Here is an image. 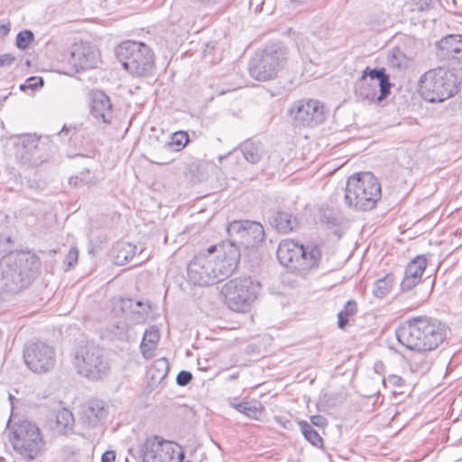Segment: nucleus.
Returning <instances> with one entry per match:
<instances>
[{"label": "nucleus", "instance_id": "f257e3e1", "mask_svg": "<svg viewBox=\"0 0 462 462\" xmlns=\"http://www.w3.org/2000/svg\"><path fill=\"white\" fill-rule=\"evenodd\" d=\"M237 253L232 245L224 249L211 245L207 252L195 255L188 264V280L194 285L210 286L229 277L236 269Z\"/></svg>", "mask_w": 462, "mask_h": 462}, {"label": "nucleus", "instance_id": "f03ea898", "mask_svg": "<svg viewBox=\"0 0 462 462\" xmlns=\"http://www.w3.org/2000/svg\"><path fill=\"white\" fill-rule=\"evenodd\" d=\"M398 341L410 350L420 353L437 349L447 337V327L438 319L412 317L396 330Z\"/></svg>", "mask_w": 462, "mask_h": 462}, {"label": "nucleus", "instance_id": "7ed1b4c3", "mask_svg": "<svg viewBox=\"0 0 462 462\" xmlns=\"http://www.w3.org/2000/svg\"><path fill=\"white\" fill-rule=\"evenodd\" d=\"M41 261L29 251H16L0 259V283L10 293L28 287L39 274Z\"/></svg>", "mask_w": 462, "mask_h": 462}, {"label": "nucleus", "instance_id": "20e7f679", "mask_svg": "<svg viewBox=\"0 0 462 462\" xmlns=\"http://www.w3.org/2000/svg\"><path fill=\"white\" fill-rule=\"evenodd\" d=\"M382 197L381 184L371 172L350 176L345 189V202L357 210L373 209Z\"/></svg>", "mask_w": 462, "mask_h": 462}, {"label": "nucleus", "instance_id": "39448f33", "mask_svg": "<svg viewBox=\"0 0 462 462\" xmlns=\"http://www.w3.org/2000/svg\"><path fill=\"white\" fill-rule=\"evenodd\" d=\"M116 51L123 68L133 77L152 76L155 68L154 53L145 43L127 41L122 42Z\"/></svg>", "mask_w": 462, "mask_h": 462}, {"label": "nucleus", "instance_id": "423d86ee", "mask_svg": "<svg viewBox=\"0 0 462 462\" xmlns=\"http://www.w3.org/2000/svg\"><path fill=\"white\" fill-rule=\"evenodd\" d=\"M458 82L456 74L448 69L439 67L425 72L419 80L418 91L426 101L435 103L454 96Z\"/></svg>", "mask_w": 462, "mask_h": 462}, {"label": "nucleus", "instance_id": "0eeeda50", "mask_svg": "<svg viewBox=\"0 0 462 462\" xmlns=\"http://www.w3.org/2000/svg\"><path fill=\"white\" fill-rule=\"evenodd\" d=\"M277 258L281 264L299 271L317 268L321 260L319 245H302L293 240H282L277 249Z\"/></svg>", "mask_w": 462, "mask_h": 462}, {"label": "nucleus", "instance_id": "6e6552de", "mask_svg": "<svg viewBox=\"0 0 462 462\" xmlns=\"http://www.w3.org/2000/svg\"><path fill=\"white\" fill-rule=\"evenodd\" d=\"M138 462H182L184 453L174 442L159 436L148 438L143 444L129 448Z\"/></svg>", "mask_w": 462, "mask_h": 462}, {"label": "nucleus", "instance_id": "1a4fd4ad", "mask_svg": "<svg viewBox=\"0 0 462 462\" xmlns=\"http://www.w3.org/2000/svg\"><path fill=\"white\" fill-rule=\"evenodd\" d=\"M228 240L219 244L224 249L226 245H232L238 254L236 261L237 267L241 257V247L245 249L257 247L264 240L265 233L261 223L251 220H234L226 227Z\"/></svg>", "mask_w": 462, "mask_h": 462}, {"label": "nucleus", "instance_id": "9d476101", "mask_svg": "<svg viewBox=\"0 0 462 462\" xmlns=\"http://www.w3.org/2000/svg\"><path fill=\"white\" fill-rule=\"evenodd\" d=\"M72 363L79 374L93 381L102 379L110 371L103 350L93 345L77 347L73 353Z\"/></svg>", "mask_w": 462, "mask_h": 462}, {"label": "nucleus", "instance_id": "9b49d317", "mask_svg": "<svg viewBox=\"0 0 462 462\" xmlns=\"http://www.w3.org/2000/svg\"><path fill=\"white\" fill-rule=\"evenodd\" d=\"M260 288V282L252 277H239L227 282L222 287V293L232 310L243 312L256 300Z\"/></svg>", "mask_w": 462, "mask_h": 462}, {"label": "nucleus", "instance_id": "f8f14e48", "mask_svg": "<svg viewBox=\"0 0 462 462\" xmlns=\"http://www.w3.org/2000/svg\"><path fill=\"white\" fill-rule=\"evenodd\" d=\"M10 441L16 452L29 459L36 457L42 447L40 429L28 420L21 421L14 428Z\"/></svg>", "mask_w": 462, "mask_h": 462}, {"label": "nucleus", "instance_id": "ddd939ff", "mask_svg": "<svg viewBox=\"0 0 462 462\" xmlns=\"http://www.w3.org/2000/svg\"><path fill=\"white\" fill-rule=\"evenodd\" d=\"M23 359L32 372L46 374L56 365V350L52 346L42 341L31 342L24 346Z\"/></svg>", "mask_w": 462, "mask_h": 462}, {"label": "nucleus", "instance_id": "4468645a", "mask_svg": "<svg viewBox=\"0 0 462 462\" xmlns=\"http://www.w3.org/2000/svg\"><path fill=\"white\" fill-rule=\"evenodd\" d=\"M289 114L296 126L313 127L325 120L324 106L317 99H300L289 109Z\"/></svg>", "mask_w": 462, "mask_h": 462}, {"label": "nucleus", "instance_id": "2eb2a0df", "mask_svg": "<svg viewBox=\"0 0 462 462\" xmlns=\"http://www.w3.org/2000/svg\"><path fill=\"white\" fill-rule=\"evenodd\" d=\"M48 144L44 140L35 137H25L18 149L16 157L20 162L30 167H37L50 159Z\"/></svg>", "mask_w": 462, "mask_h": 462}, {"label": "nucleus", "instance_id": "dca6fc26", "mask_svg": "<svg viewBox=\"0 0 462 462\" xmlns=\"http://www.w3.org/2000/svg\"><path fill=\"white\" fill-rule=\"evenodd\" d=\"M68 61L77 70L95 68L97 63L96 50L87 42H75L70 51Z\"/></svg>", "mask_w": 462, "mask_h": 462}, {"label": "nucleus", "instance_id": "f3484780", "mask_svg": "<svg viewBox=\"0 0 462 462\" xmlns=\"http://www.w3.org/2000/svg\"><path fill=\"white\" fill-rule=\"evenodd\" d=\"M442 59L456 62L462 67V35L450 34L442 38L437 44Z\"/></svg>", "mask_w": 462, "mask_h": 462}, {"label": "nucleus", "instance_id": "a211bd4d", "mask_svg": "<svg viewBox=\"0 0 462 462\" xmlns=\"http://www.w3.org/2000/svg\"><path fill=\"white\" fill-rule=\"evenodd\" d=\"M91 115L105 124H110L113 117L112 104L109 97L103 91L97 90L91 93Z\"/></svg>", "mask_w": 462, "mask_h": 462}, {"label": "nucleus", "instance_id": "6ab92c4d", "mask_svg": "<svg viewBox=\"0 0 462 462\" xmlns=\"http://www.w3.org/2000/svg\"><path fill=\"white\" fill-rule=\"evenodd\" d=\"M426 267L427 259L424 256H417L410 262L401 282L402 290L410 291L419 284Z\"/></svg>", "mask_w": 462, "mask_h": 462}, {"label": "nucleus", "instance_id": "aec40b11", "mask_svg": "<svg viewBox=\"0 0 462 462\" xmlns=\"http://www.w3.org/2000/svg\"><path fill=\"white\" fill-rule=\"evenodd\" d=\"M249 74L259 81H267L274 79L277 74L274 69L266 60L262 51L256 52L248 66Z\"/></svg>", "mask_w": 462, "mask_h": 462}, {"label": "nucleus", "instance_id": "412c9836", "mask_svg": "<svg viewBox=\"0 0 462 462\" xmlns=\"http://www.w3.org/2000/svg\"><path fill=\"white\" fill-rule=\"evenodd\" d=\"M262 53L274 69L276 74L285 67L289 59V49L282 43L268 45L262 51Z\"/></svg>", "mask_w": 462, "mask_h": 462}, {"label": "nucleus", "instance_id": "4be33fe9", "mask_svg": "<svg viewBox=\"0 0 462 462\" xmlns=\"http://www.w3.org/2000/svg\"><path fill=\"white\" fill-rule=\"evenodd\" d=\"M107 415L106 404L103 401H90L82 411V420L90 427L98 426Z\"/></svg>", "mask_w": 462, "mask_h": 462}, {"label": "nucleus", "instance_id": "5701e85b", "mask_svg": "<svg viewBox=\"0 0 462 462\" xmlns=\"http://www.w3.org/2000/svg\"><path fill=\"white\" fill-rule=\"evenodd\" d=\"M136 246L126 242L117 243L112 251L114 263L117 265H124L132 261L136 253Z\"/></svg>", "mask_w": 462, "mask_h": 462}, {"label": "nucleus", "instance_id": "b1692460", "mask_svg": "<svg viewBox=\"0 0 462 462\" xmlns=\"http://www.w3.org/2000/svg\"><path fill=\"white\" fill-rule=\"evenodd\" d=\"M377 84L370 82L368 79L360 78L355 86V92L361 99L374 100L377 99Z\"/></svg>", "mask_w": 462, "mask_h": 462}, {"label": "nucleus", "instance_id": "393cba45", "mask_svg": "<svg viewBox=\"0 0 462 462\" xmlns=\"http://www.w3.org/2000/svg\"><path fill=\"white\" fill-rule=\"evenodd\" d=\"M159 333L155 329L146 330L141 343V351L145 359H149L152 356V353L157 346L159 340Z\"/></svg>", "mask_w": 462, "mask_h": 462}, {"label": "nucleus", "instance_id": "a878e982", "mask_svg": "<svg viewBox=\"0 0 462 462\" xmlns=\"http://www.w3.org/2000/svg\"><path fill=\"white\" fill-rule=\"evenodd\" d=\"M240 149L248 162L257 163L262 159V149L260 145L255 143L246 141L240 145Z\"/></svg>", "mask_w": 462, "mask_h": 462}, {"label": "nucleus", "instance_id": "bb28decb", "mask_svg": "<svg viewBox=\"0 0 462 462\" xmlns=\"http://www.w3.org/2000/svg\"><path fill=\"white\" fill-rule=\"evenodd\" d=\"M273 224L279 232L286 234L293 230L296 220L291 214L277 212L273 218Z\"/></svg>", "mask_w": 462, "mask_h": 462}, {"label": "nucleus", "instance_id": "cd10ccee", "mask_svg": "<svg viewBox=\"0 0 462 462\" xmlns=\"http://www.w3.org/2000/svg\"><path fill=\"white\" fill-rule=\"evenodd\" d=\"M299 426L301 433L303 434L306 440L317 448L323 447V439L317 430H313L312 426L307 421L300 420Z\"/></svg>", "mask_w": 462, "mask_h": 462}, {"label": "nucleus", "instance_id": "c85d7f7f", "mask_svg": "<svg viewBox=\"0 0 462 462\" xmlns=\"http://www.w3.org/2000/svg\"><path fill=\"white\" fill-rule=\"evenodd\" d=\"M393 282V276L387 274L384 277L378 279L374 283L373 294L383 299L390 292Z\"/></svg>", "mask_w": 462, "mask_h": 462}, {"label": "nucleus", "instance_id": "c756f323", "mask_svg": "<svg viewBox=\"0 0 462 462\" xmlns=\"http://www.w3.org/2000/svg\"><path fill=\"white\" fill-rule=\"evenodd\" d=\"M123 311H130L134 314H138L142 318L149 313V306H146L142 300L134 301L132 299H122Z\"/></svg>", "mask_w": 462, "mask_h": 462}, {"label": "nucleus", "instance_id": "7c9ffc66", "mask_svg": "<svg viewBox=\"0 0 462 462\" xmlns=\"http://www.w3.org/2000/svg\"><path fill=\"white\" fill-rule=\"evenodd\" d=\"M189 143V136L185 131H177L171 134V141L165 147L175 152L181 151Z\"/></svg>", "mask_w": 462, "mask_h": 462}, {"label": "nucleus", "instance_id": "2f4dec72", "mask_svg": "<svg viewBox=\"0 0 462 462\" xmlns=\"http://www.w3.org/2000/svg\"><path fill=\"white\" fill-rule=\"evenodd\" d=\"M356 312H357V303L353 300H348L345 304L344 309L341 311H339V313L337 315L338 327L342 329L345 328L348 323L349 318L355 316L356 314Z\"/></svg>", "mask_w": 462, "mask_h": 462}, {"label": "nucleus", "instance_id": "473e14b6", "mask_svg": "<svg viewBox=\"0 0 462 462\" xmlns=\"http://www.w3.org/2000/svg\"><path fill=\"white\" fill-rule=\"evenodd\" d=\"M168 363L166 359L161 358L154 362L152 366L150 368L149 373L151 377L154 381H162L167 374Z\"/></svg>", "mask_w": 462, "mask_h": 462}, {"label": "nucleus", "instance_id": "72a5a7b5", "mask_svg": "<svg viewBox=\"0 0 462 462\" xmlns=\"http://www.w3.org/2000/svg\"><path fill=\"white\" fill-rule=\"evenodd\" d=\"M56 424L60 430L71 428L74 425L73 414L67 409H61L56 415Z\"/></svg>", "mask_w": 462, "mask_h": 462}, {"label": "nucleus", "instance_id": "f704fd0d", "mask_svg": "<svg viewBox=\"0 0 462 462\" xmlns=\"http://www.w3.org/2000/svg\"><path fill=\"white\" fill-rule=\"evenodd\" d=\"M235 408L239 412L253 419H256L262 413V409L260 406L257 407L256 404H252L251 402H243L235 404Z\"/></svg>", "mask_w": 462, "mask_h": 462}, {"label": "nucleus", "instance_id": "c9c22d12", "mask_svg": "<svg viewBox=\"0 0 462 462\" xmlns=\"http://www.w3.org/2000/svg\"><path fill=\"white\" fill-rule=\"evenodd\" d=\"M34 40V34L30 30H23L16 35V46L20 50H25Z\"/></svg>", "mask_w": 462, "mask_h": 462}, {"label": "nucleus", "instance_id": "e433bc0d", "mask_svg": "<svg viewBox=\"0 0 462 462\" xmlns=\"http://www.w3.org/2000/svg\"><path fill=\"white\" fill-rule=\"evenodd\" d=\"M377 87L380 88V95L377 97V100L381 101L384 99L389 94L392 88L390 82V77L384 72V74L376 81Z\"/></svg>", "mask_w": 462, "mask_h": 462}, {"label": "nucleus", "instance_id": "4c0bfd02", "mask_svg": "<svg viewBox=\"0 0 462 462\" xmlns=\"http://www.w3.org/2000/svg\"><path fill=\"white\" fill-rule=\"evenodd\" d=\"M385 71L384 68L370 69L369 67H366L363 71L361 78L368 79L370 82H376Z\"/></svg>", "mask_w": 462, "mask_h": 462}, {"label": "nucleus", "instance_id": "58836bf2", "mask_svg": "<svg viewBox=\"0 0 462 462\" xmlns=\"http://www.w3.org/2000/svg\"><path fill=\"white\" fill-rule=\"evenodd\" d=\"M43 79L41 77H30L25 84L21 85V89L24 90L25 88L36 89L39 87L43 86Z\"/></svg>", "mask_w": 462, "mask_h": 462}, {"label": "nucleus", "instance_id": "ea45409f", "mask_svg": "<svg viewBox=\"0 0 462 462\" xmlns=\"http://www.w3.org/2000/svg\"><path fill=\"white\" fill-rule=\"evenodd\" d=\"M78 257H79L78 249L76 247H71L65 257L64 263L69 267H73L78 262Z\"/></svg>", "mask_w": 462, "mask_h": 462}, {"label": "nucleus", "instance_id": "a19ab883", "mask_svg": "<svg viewBox=\"0 0 462 462\" xmlns=\"http://www.w3.org/2000/svg\"><path fill=\"white\" fill-rule=\"evenodd\" d=\"M192 380V374L189 371H180L176 378V382L180 386H186Z\"/></svg>", "mask_w": 462, "mask_h": 462}, {"label": "nucleus", "instance_id": "79ce46f5", "mask_svg": "<svg viewBox=\"0 0 462 462\" xmlns=\"http://www.w3.org/2000/svg\"><path fill=\"white\" fill-rule=\"evenodd\" d=\"M411 369L415 372H424L429 369V363L425 358L420 359V363L416 360L411 361Z\"/></svg>", "mask_w": 462, "mask_h": 462}, {"label": "nucleus", "instance_id": "37998d69", "mask_svg": "<svg viewBox=\"0 0 462 462\" xmlns=\"http://www.w3.org/2000/svg\"><path fill=\"white\" fill-rule=\"evenodd\" d=\"M15 58L8 53L0 55V67L9 68L14 62Z\"/></svg>", "mask_w": 462, "mask_h": 462}, {"label": "nucleus", "instance_id": "c03bdc74", "mask_svg": "<svg viewBox=\"0 0 462 462\" xmlns=\"http://www.w3.org/2000/svg\"><path fill=\"white\" fill-rule=\"evenodd\" d=\"M310 421L312 425H315L317 427L323 428L327 425L328 421L325 417L322 415H314L310 418Z\"/></svg>", "mask_w": 462, "mask_h": 462}, {"label": "nucleus", "instance_id": "a18cd8bd", "mask_svg": "<svg viewBox=\"0 0 462 462\" xmlns=\"http://www.w3.org/2000/svg\"><path fill=\"white\" fill-rule=\"evenodd\" d=\"M433 1L432 0H419L416 2L415 5L417 10L425 11L431 7Z\"/></svg>", "mask_w": 462, "mask_h": 462}, {"label": "nucleus", "instance_id": "49530a36", "mask_svg": "<svg viewBox=\"0 0 462 462\" xmlns=\"http://www.w3.org/2000/svg\"><path fill=\"white\" fill-rule=\"evenodd\" d=\"M88 173H89V170L86 169L85 171H84V180H81V182L84 185H87L88 187L95 186L97 183V179L96 177H94V176L87 177L86 174H88Z\"/></svg>", "mask_w": 462, "mask_h": 462}, {"label": "nucleus", "instance_id": "de8ad7c7", "mask_svg": "<svg viewBox=\"0 0 462 462\" xmlns=\"http://www.w3.org/2000/svg\"><path fill=\"white\" fill-rule=\"evenodd\" d=\"M388 382L394 386H402L404 383V380L402 379V377L396 374L389 375Z\"/></svg>", "mask_w": 462, "mask_h": 462}, {"label": "nucleus", "instance_id": "09e8293b", "mask_svg": "<svg viewBox=\"0 0 462 462\" xmlns=\"http://www.w3.org/2000/svg\"><path fill=\"white\" fill-rule=\"evenodd\" d=\"M115 460L116 452L114 450H107L101 457V462H114Z\"/></svg>", "mask_w": 462, "mask_h": 462}, {"label": "nucleus", "instance_id": "8fccbe9b", "mask_svg": "<svg viewBox=\"0 0 462 462\" xmlns=\"http://www.w3.org/2000/svg\"><path fill=\"white\" fill-rule=\"evenodd\" d=\"M77 127L76 126H68L66 125H63V127L61 128V130L58 133L59 135H61V134H66V135H69L70 133H73L75 134L77 132Z\"/></svg>", "mask_w": 462, "mask_h": 462}, {"label": "nucleus", "instance_id": "3c124183", "mask_svg": "<svg viewBox=\"0 0 462 462\" xmlns=\"http://www.w3.org/2000/svg\"><path fill=\"white\" fill-rule=\"evenodd\" d=\"M84 180V171H81L79 175L73 176L69 179V182L72 186H78L79 182Z\"/></svg>", "mask_w": 462, "mask_h": 462}, {"label": "nucleus", "instance_id": "603ef678", "mask_svg": "<svg viewBox=\"0 0 462 462\" xmlns=\"http://www.w3.org/2000/svg\"><path fill=\"white\" fill-rule=\"evenodd\" d=\"M11 30V23H7L5 24H0V37L5 38L8 35Z\"/></svg>", "mask_w": 462, "mask_h": 462}, {"label": "nucleus", "instance_id": "864d4df0", "mask_svg": "<svg viewBox=\"0 0 462 462\" xmlns=\"http://www.w3.org/2000/svg\"><path fill=\"white\" fill-rule=\"evenodd\" d=\"M324 218L326 219V223L329 226H336L338 225V221L336 217H331V216H324Z\"/></svg>", "mask_w": 462, "mask_h": 462}, {"label": "nucleus", "instance_id": "5fc2aeb1", "mask_svg": "<svg viewBox=\"0 0 462 462\" xmlns=\"http://www.w3.org/2000/svg\"><path fill=\"white\" fill-rule=\"evenodd\" d=\"M215 47H216V42H208L206 45V48L204 50V54L205 55L210 54L211 51L215 49Z\"/></svg>", "mask_w": 462, "mask_h": 462}, {"label": "nucleus", "instance_id": "6e6d98bb", "mask_svg": "<svg viewBox=\"0 0 462 462\" xmlns=\"http://www.w3.org/2000/svg\"><path fill=\"white\" fill-rule=\"evenodd\" d=\"M288 423L291 424L290 420H287V423H284L283 427L289 429L290 427L288 426Z\"/></svg>", "mask_w": 462, "mask_h": 462}, {"label": "nucleus", "instance_id": "4d7b16f0", "mask_svg": "<svg viewBox=\"0 0 462 462\" xmlns=\"http://www.w3.org/2000/svg\"><path fill=\"white\" fill-rule=\"evenodd\" d=\"M288 423L291 424L290 420H287V423H284L283 427L289 429L290 427L288 426Z\"/></svg>", "mask_w": 462, "mask_h": 462}, {"label": "nucleus", "instance_id": "13d9d810", "mask_svg": "<svg viewBox=\"0 0 462 462\" xmlns=\"http://www.w3.org/2000/svg\"><path fill=\"white\" fill-rule=\"evenodd\" d=\"M237 376H238L237 374H232V375H230V379H236V378H237Z\"/></svg>", "mask_w": 462, "mask_h": 462}, {"label": "nucleus", "instance_id": "bf43d9fd", "mask_svg": "<svg viewBox=\"0 0 462 462\" xmlns=\"http://www.w3.org/2000/svg\"><path fill=\"white\" fill-rule=\"evenodd\" d=\"M156 163L162 165V164H167L168 162H157Z\"/></svg>", "mask_w": 462, "mask_h": 462}]
</instances>
